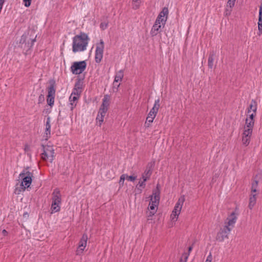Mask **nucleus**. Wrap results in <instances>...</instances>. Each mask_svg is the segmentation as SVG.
Masks as SVG:
<instances>
[{
    "label": "nucleus",
    "instance_id": "nucleus-30",
    "mask_svg": "<svg viewBox=\"0 0 262 262\" xmlns=\"http://www.w3.org/2000/svg\"><path fill=\"white\" fill-rule=\"evenodd\" d=\"M141 0H133L132 8L134 10L138 9L140 8Z\"/></svg>",
    "mask_w": 262,
    "mask_h": 262
},
{
    "label": "nucleus",
    "instance_id": "nucleus-13",
    "mask_svg": "<svg viewBox=\"0 0 262 262\" xmlns=\"http://www.w3.org/2000/svg\"><path fill=\"white\" fill-rule=\"evenodd\" d=\"M27 38V35L26 34H24L21 36L19 40V43L21 45H25L24 47V50L26 48V54H28V51L33 47L34 42L36 41V37L34 39H31V42L29 41L26 42V40ZM23 48V46L21 47Z\"/></svg>",
    "mask_w": 262,
    "mask_h": 262
},
{
    "label": "nucleus",
    "instance_id": "nucleus-14",
    "mask_svg": "<svg viewBox=\"0 0 262 262\" xmlns=\"http://www.w3.org/2000/svg\"><path fill=\"white\" fill-rule=\"evenodd\" d=\"M88 239V237L87 234H83L80 239L78 247L76 252L77 255H81L83 253V251L86 246Z\"/></svg>",
    "mask_w": 262,
    "mask_h": 262
},
{
    "label": "nucleus",
    "instance_id": "nucleus-49",
    "mask_svg": "<svg viewBox=\"0 0 262 262\" xmlns=\"http://www.w3.org/2000/svg\"><path fill=\"white\" fill-rule=\"evenodd\" d=\"M2 232L4 236H7L8 234V232L5 229L3 230Z\"/></svg>",
    "mask_w": 262,
    "mask_h": 262
},
{
    "label": "nucleus",
    "instance_id": "nucleus-2",
    "mask_svg": "<svg viewBox=\"0 0 262 262\" xmlns=\"http://www.w3.org/2000/svg\"><path fill=\"white\" fill-rule=\"evenodd\" d=\"M61 203V196L59 190L56 188L52 193V205L51 209L52 213H56L60 211Z\"/></svg>",
    "mask_w": 262,
    "mask_h": 262
},
{
    "label": "nucleus",
    "instance_id": "nucleus-5",
    "mask_svg": "<svg viewBox=\"0 0 262 262\" xmlns=\"http://www.w3.org/2000/svg\"><path fill=\"white\" fill-rule=\"evenodd\" d=\"M185 200V199L184 195H181L179 198L178 201L176 204L174 209L170 216L172 221H176L177 220L179 215L181 212Z\"/></svg>",
    "mask_w": 262,
    "mask_h": 262
},
{
    "label": "nucleus",
    "instance_id": "nucleus-43",
    "mask_svg": "<svg viewBox=\"0 0 262 262\" xmlns=\"http://www.w3.org/2000/svg\"><path fill=\"white\" fill-rule=\"evenodd\" d=\"M258 30L259 34L262 33V21H258Z\"/></svg>",
    "mask_w": 262,
    "mask_h": 262
},
{
    "label": "nucleus",
    "instance_id": "nucleus-33",
    "mask_svg": "<svg viewBox=\"0 0 262 262\" xmlns=\"http://www.w3.org/2000/svg\"><path fill=\"white\" fill-rule=\"evenodd\" d=\"M103 118L104 117L100 116V115H97L96 120L97 122L99 123V126H100L103 122Z\"/></svg>",
    "mask_w": 262,
    "mask_h": 262
},
{
    "label": "nucleus",
    "instance_id": "nucleus-46",
    "mask_svg": "<svg viewBox=\"0 0 262 262\" xmlns=\"http://www.w3.org/2000/svg\"><path fill=\"white\" fill-rule=\"evenodd\" d=\"M156 211H150L147 215L148 219H149L150 217H151L156 213Z\"/></svg>",
    "mask_w": 262,
    "mask_h": 262
},
{
    "label": "nucleus",
    "instance_id": "nucleus-34",
    "mask_svg": "<svg viewBox=\"0 0 262 262\" xmlns=\"http://www.w3.org/2000/svg\"><path fill=\"white\" fill-rule=\"evenodd\" d=\"M81 93V92L80 91H78V90H77L74 88L71 94H73V95L77 96L79 97Z\"/></svg>",
    "mask_w": 262,
    "mask_h": 262
},
{
    "label": "nucleus",
    "instance_id": "nucleus-25",
    "mask_svg": "<svg viewBox=\"0 0 262 262\" xmlns=\"http://www.w3.org/2000/svg\"><path fill=\"white\" fill-rule=\"evenodd\" d=\"M123 76L124 74L123 70H121L118 71L115 75L114 83L122 81Z\"/></svg>",
    "mask_w": 262,
    "mask_h": 262
},
{
    "label": "nucleus",
    "instance_id": "nucleus-6",
    "mask_svg": "<svg viewBox=\"0 0 262 262\" xmlns=\"http://www.w3.org/2000/svg\"><path fill=\"white\" fill-rule=\"evenodd\" d=\"M86 67L85 61H76L73 63L70 70L73 74L78 75L81 74L85 70Z\"/></svg>",
    "mask_w": 262,
    "mask_h": 262
},
{
    "label": "nucleus",
    "instance_id": "nucleus-51",
    "mask_svg": "<svg viewBox=\"0 0 262 262\" xmlns=\"http://www.w3.org/2000/svg\"><path fill=\"white\" fill-rule=\"evenodd\" d=\"M28 148H29V147H28V146H25V150H28Z\"/></svg>",
    "mask_w": 262,
    "mask_h": 262
},
{
    "label": "nucleus",
    "instance_id": "nucleus-38",
    "mask_svg": "<svg viewBox=\"0 0 262 262\" xmlns=\"http://www.w3.org/2000/svg\"><path fill=\"white\" fill-rule=\"evenodd\" d=\"M107 26H108L107 23L103 22V23H101L100 25V27L101 29L102 30H104L105 29H106L107 28Z\"/></svg>",
    "mask_w": 262,
    "mask_h": 262
},
{
    "label": "nucleus",
    "instance_id": "nucleus-37",
    "mask_svg": "<svg viewBox=\"0 0 262 262\" xmlns=\"http://www.w3.org/2000/svg\"><path fill=\"white\" fill-rule=\"evenodd\" d=\"M235 0H229L227 2V7H229L230 8H232L235 4Z\"/></svg>",
    "mask_w": 262,
    "mask_h": 262
},
{
    "label": "nucleus",
    "instance_id": "nucleus-48",
    "mask_svg": "<svg viewBox=\"0 0 262 262\" xmlns=\"http://www.w3.org/2000/svg\"><path fill=\"white\" fill-rule=\"evenodd\" d=\"M146 181H144V180L142 182H139L138 185L143 188H144L145 187V182Z\"/></svg>",
    "mask_w": 262,
    "mask_h": 262
},
{
    "label": "nucleus",
    "instance_id": "nucleus-3",
    "mask_svg": "<svg viewBox=\"0 0 262 262\" xmlns=\"http://www.w3.org/2000/svg\"><path fill=\"white\" fill-rule=\"evenodd\" d=\"M42 152L41 154V158L43 161H49L52 163L55 157V150L52 145H41Z\"/></svg>",
    "mask_w": 262,
    "mask_h": 262
},
{
    "label": "nucleus",
    "instance_id": "nucleus-18",
    "mask_svg": "<svg viewBox=\"0 0 262 262\" xmlns=\"http://www.w3.org/2000/svg\"><path fill=\"white\" fill-rule=\"evenodd\" d=\"M252 134V133H250L249 131H244L242 137V142L243 144L247 146L249 144Z\"/></svg>",
    "mask_w": 262,
    "mask_h": 262
},
{
    "label": "nucleus",
    "instance_id": "nucleus-15",
    "mask_svg": "<svg viewBox=\"0 0 262 262\" xmlns=\"http://www.w3.org/2000/svg\"><path fill=\"white\" fill-rule=\"evenodd\" d=\"M51 118L48 116L47 118L46 123L45 124V130L44 133L43 137L46 140H48L50 137L51 135Z\"/></svg>",
    "mask_w": 262,
    "mask_h": 262
},
{
    "label": "nucleus",
    "instance_id": "nucleus-4",
    "mask_svg": "<svg viewBox=\"0 0 262 262\" xmlns=\"http://www.w3.org/2000/svg\"><path fill=\"white\" fill-rule=\"evenodd\" d=\"M160 200V190L158 188V185L156 189L153 191L152 194L151 196L150 201L149 202L148 209L150 211H157V208L159 203Z\"/></svg>",
    "mask_w": 262,
    "mask_h": 262
},
{
    "label": "nucleus",
    "instance_id": "nucleus-29",
    "mask_svg": "<svg viewBox=\"0 0 262 262\" xmlns=\"http://www.w3.org/2000/svg\"><path fill=\"white\" fill-rule=\"evenodd\" d=\"M167 20L166 19L160 17L159 15L158 16L156 19V23L160 24V25H162L163 27H164L166 24Z\"/></svg>",
    "mask_w": 262,
    "mask_h": 262
},
{
    "label": "nucleus",
    "instance_id": "nucleus-28",
    "mask_svg": "<svg viewBox=\"0 0 262 262\" xmlns=\"http://www.w3.org/2000/svg\"><path fill=\"white\" fill-rule=\"evenodd\" d=\"M214 54L210 53L208 57V66L209 68H210V69H212V68H213V62H214Z\"/></svg>",
    "mask_w": 262,
    "mask_h": 262
},
{
    "label": "nucleus",
    "instance_id": "nucleus-39",
    "mask_svg": "<svg viewBox=\"0 0 262 262\" xmlns=\"http://www.w3.org/2000/svg\"><path fill=\"white\" fill-rule=\"evenodd\" d=\"M153 107L159 110L160 107V99H158L155 101V103Z\"/></svg>",
    "mask_w": 262,
    "mask_h": 262
},
{
    "label": "nucleus",
    "instance_id": "nucleus-45",
    "mask_svg": "<svg viewBox=\"0 0 262 262\" xmlns=\"http://www.w3.org/2000/svg\"><path fill=\"white\" fill-rule=\"evenodd\" d=\"M31 1L32 0H23L24 5L27 7H29L31 5Z\"/></svg>",
    "mask_w": 262,
    "mask_h": 262
},
{
    "label": "nucleus",
    "instance_id": "nucleus-19",
    "mask_svg": "<svg viewBox=\"0 0 262 262\" xmlns=\"http://www.w3.org/2000/svg\"><path fill=\"white\" fill-rule=\"evenodd\" d=\"M257 104L256 101L252 99L251 101V103L249 105V107L247 108V114H250L251 112L254 113H256L257 110Z\"/></svg>",
    "mask_w": 262,
    "mask_h": 262
},
{
    "label": "nucleus",
    "instance_id": "nucleus-32",
    "mask_svg": "<svg viewBox=\"0 0 262 262\" xmlns=\"http://www.w3.org/2000/svg\"><path fill=\"white\" fill-rule=\"evenodd\" d=\"M125 179H126V174H122L120 178V180H119V185L120 186L123 185Z\"/></svg>",
    "mask_w": 262,
    "mask_h": 262
},
{
    "label": "nucleus",
    "instance_id": "nucleus-9",
    "mask_svg": "<svg viewBox=\"0 0 262 262\" xmlns=\"http://www.w3.org/2000/svg\"><path fill=\"white\" fill-rule=\"evenodd\" d=\"M104 43L102 39L96 43V49L95 54V60L96 63H100L103 58Z\"/></svg>",
    "mask_w": 262,
    "mask_h": 262
},
{
    "label": "nucleus",
    "instance_id": "nucleus-22",
    "mask_svg": "<svg viewBox=\"0 0 262 262\" xmlns=\"http://www.w3.org/2000/svg\"><path fill=\"white\" fill-rule=\"evenodd\" d=\"M152 173V170L150 167H147L144 173L142 174V179L144 181H146L150 177Z\"/></svg>",
    "mask_w": 262,
    "mask_h": 262
},
{
    "label": "nucleus",
    "instance_id": "nucleus-52",
    "mask_svg": "<svg viewBox=\"0 0 262 262\" xmlns=\"http://www.w3.org/2000/svg\"><path fill=\"white\" fill-rule=\"evenodd\" d=\"M179 262H185V261H183V259H182V258H181Z\"/></svg>",
    "mask_w": 262,
    "mask_h": 262
},
{
    "label": "nucleus",
    "instance_id": "nucleus-50",
    "mask_svg": "<svg viewBox=\"0 0 262 262\" xmlns=\"http://www.w3.org/2000/svg\"><path fill=\"white\" fill-rule=\"evenodd\" d=\"M192 249V246H190L189 248H188V253H190L191 250Z\"/></svg>",
    "mask_w": 262,
    "mask_h": 262
},
{
    "label": "nucleus",
    "instance_id": "nucleus-7",
    "mask_svg": "<svg viewBox=\"0 0 262 262\" xmlns=\"http://www.w3.org/2000/svg\"><path fill=\"white\" fill-rule=\"evenodd\" d=\"M33 174L28 170V169L24 170L19 175V178L22 179L21 183L24 184L27 188L30 187L32 181Z\"/></svg>",
    "mask_w": 262,
    "mask_h": 262
},
{
    "label": "nucleus",
    "instance_id": "nucleus-1",
    "mask_svg": "<svg viewBox=\"0 0 262 262\" xmlns=\"http://www.w3.org/2000/svg\"><path fill=\"white\" fill-rule=\"evenodd\" d=\"M90 38L88 35L83 32L73 37L72 51L74 53L83 52L86 49Z\"/></svg>",
    "mask_w": 262,
    "mask_h": 262
},
{
    "label": "nucleus",
    "instance_id": "nucleus-36",
    "mask_svg": "<svg viewBox=\"0 0 262 262\" xmlns=\"http://www.w3.org/2000/svg\"><path fill=\"white\" fill-rule=\"evenodd\" d=\"M189 256V253H186V252L182 254V256L181 257V258H182V259H183V261L187 262Z\"/></svg>",
    "mask_w": 262,
    "mask_h": 262
},
{
    "label": "nucleus",
    "instance_id": "nucleus-31",
    "mask_svg": "<svg viewBox=\"0 0 262 262\" xmlns=\"http://www.w3.org/2000/svg\"><path fill=\"white\" fill-rule=\"evenodd\" d=\"M82 86H83L82 82L81 81H80V80H78V81H77L75 83V85H74V88L78 90V91H79L81 92H82Z\"/></svg>",
    "mask_w": 262,
    "mask_h": 262
},
{
    "label": "nucleus",
    "instance_id": "nucleus-23",
    "mask_svg": "<svg viewBox=\"0 0 262 262\" xmlns=\"http://www.w3.org/2000/svg\"><path fill=\"white\" fill-rule=\"evenodd\" d=\"M156 116H155L149 113H148L145 123V126L146 127H149L150 126Z\"/></svg>",
    "mask_w": 262,
    "mask_h": 262
},
{
    "label": "nucleus",
    "instance_id": "nucleus-12",
    "mask_svg": "<svg viewBox=\"0 0 262 262\" xmlns=\"http://www.w3.org/2000/svg\"><path fill=\"white\" fill-rule=\"evenodd\" d=\"M237 210V208H236L234 211H233L230 215L227 217V221L225 222V226H227L230 230H232V229L234 227V225L236 222L237 219L238 213L236 212V211Z\"/></svg>",
    "mask_w": 262,
    "mask_h": 262
},
{
    "label": "nucleus",
    "instance_id": "nucleus-17",
    "mask_svg": "<svg viewBox=\"0 0 262 262\" xmlns=\"http://www.w3.org/2000/svg\"><path fill=\"white\" fill-rule=\"evenodd\" d=\"M254 125V121L246 119L244 131H249L250 133H252Z\"/></svg>",
    "mask_w": 262,
    "mask_h": 262
},
{
    "label": "nucleus",
    "instance_id": "nucleus-44",
    "mask_svg": "<svg viewBox=\"0 0 262 262\" xmlns=\"http://www.w3.org/2000/svg\"><path fill=\"white\" fill-rule=\"evenodd\" d=\"M45 100L44 95L42 94H40L38 97V103H41Z\"/></svg>",
    "mask_w": 262,
    "mask_h": 262
},
{
    "label": "nucleus",
    "instance_id": "nucleus-10",
    "mask_svg": "<svg viewBox=\"0 0 262 262\" xmlns=\"http://www.w3.org/2000/svg\"><path fill=\"white\" fill-rule=\"evenodd\" d=\"M55 92L56 89L55 88L54 83L50 84V86L48 88L47 102V104L51 107H52L54 103Z\"/></svg>",
    "mask_w": 262,
    "mask_h": 262
},
{
    "label": "nucleus",
    "instance_id": "nucleus-16",
    "mask_svg": "<svg viewBox=\"0 0 262 262\" xmlns=\"http://www.w3.org/2000/svg\"><path fill=\"white\" fill-rule=\"evenodd\" d=\"M162 26H163L162 25H160V24L158 23H156V22H155L150 30V33L151 36L154 37L156 36L158 33H159L161 31V28Z\"/></svg>",
    "mask_w": 262,
    "mask_h": 262
},
{
    "label": "nucleus",
    "instance_id": "nucleus-40",
    "mask_svg": "<svg viewBox=\"0 0 262 262\" xmlns=\"http://www.w3.org/2000/svg\"><path fill=\"white\" fill-rule=\"evenodd\" d=\"M158 109H157L156 108H155L154 107H152V108L150 110V111H149V113L155 115V116H156L158 113Z\"/></svg>",
    "mask_w": 262,
    "mask_h": 262
},
{
    "label": "nucleus",
    "instance_id": "nucleus-26",
    "mask_svg": "<svg viewBox=\"0 0 262 262\" xmlns=\"http://www.w3.org/2000/svg\"><path fill=\"white\" fill-rule=\"evenodd\" d=\"M168 9L167 7H164L162 9V10L160 12L158 15H159L161 17H163L166 20L168 18Z\"/></svg>",
    "mask_w": 262,
    "mask_h": 262
},
{
    "label": "nucleus",
    "instance_id": "nucleus-41",
    "mask_svg": "<svg viewBox=\"0 0 262 262\" xmlns=\"http://www.w3.org/2000/svg\"><path fill=\"white\" fill-rule=\"evenodd\" d=\"M126 179H127L128 181L133 182L136 179V177L133 176H128L127 174H126Z\"/></svg>",
    "mask_w": 262,
    "mask_h": 262
},
{
    "label": "nucleus",
    "instance_id": "nucleus-8",
    "mask_svg": "<svg viewBox=\"0 0 262 262\" xmlns=\"http://www.w3.org/2000/svg\"><path fill=\"white\" fill-rule=\"evenodd\" d=\"M231 231V230L227 226H223L221 227L216 234V241L219 242H223L225 239H228Z\"/></svg>",
    "mask_w": 262,
    "mask_h": 262
},
{
    "label": "nucleus",
    "instance_id": "nucleus-47",
    "mask_svg": "<svg viewBox=\"0 0 262 262\" xmlns=\"http://www.w3.org/2000/svg\"><path fill=\"white\" fill-rule=\"evenodd\" d=\"M211 261H212V255H211V254L210 253L209 255L207 256L205 262H211Z\"/></svg>",
    "mask_w": 262,
    "mask_h": 262
},
{
    "label": "nucleus",
    "instance_id": "nucleus-20",
    "mask_svg": "<svg viewBox=\"0 0 262 262\" xmlns=\"http://www.w3.org/2000/svg\"><path fill=\"white\" fill-rule=\"evenodd\" d=\"M256 194L251 193L249 198V203L248 207L250 209H252L253 207L256 204Z\"/></svg>",
    "mask_w": 262,
    "mask_h": 262
},
{
    "label": "nucleus",
    "instance_id": "nucleus-42",
    "mask_svg": "<svg viewBox=\"0 0 262 262\" xmlns=\"http://www.w3.org/2000/svg\"><path fill=\"white\" fill-rule=\"evenodd\" d=\"M258 21H262V4L259 7Z\"/></svg>",
    "mask_w": 262,
    "mask_h": 262
},
{
    "label": "nucleus",
    "instance_id": "nucleus-11",
    "mask_svg": "<svg viewBox=\"0 0 262 262\" xmlns=\"http://www.w3.org/2000/svg\"><path fill=\"white\" fill-rule=\"evenodd\" d=\"M110 97L109 95H105L102 99V103L99 108L98 115L104 117L108 110L110 105Z\"/></svg>",
    "mask_w": 262,
    "mask_h": 262
},
{
    "label": "nucleus",
    "instance_id": "nucleus-21",
    "mask_svg": "<svg viewBox=\"0 0 262 262\" xmlns=\"http://www.w3.org/2000/svg\"><path fill=\"white\" fill-rule=\"evenodd\" d=\"M26 188V186H25L24 184H23V183L19 184H17L14 192L16 194H19L21 192L24 191Z\"/></svg>",
    "mask_w": 262,
    "mask_h": 262
},
{
    "label": "nucleus",
    "instance_id": "nucleus-27",
    "mask_svg": "<svg viewBox=\"0 0 262 262\" xmlns=\"http://www.w3.org/2000/svg\"><path fill=\"white\" fill-rule=\"evenodd\" d=\"M257 177V176H256L255 177V179L253 180V181L252 183V186H251V193H254L257 191V187L258 186V180H256V177Z\"/></svg>",
    "mask_w": 262,
    "mask_h": 262
},
{
    "label": "nucleus",
    "instance_id": "nucleus-24",
    "mask_svg": "<svg viewBox=\"0 0 262 262\" xmlns=\"http://www.w3.org/2000/svg\"><path fill=\"white\" fill-rule=\"evenodd\" d=\"M79 97L77 96L73 95L71 94L69 97V101H70V104L71 105V108L72 110L73 108L76 105V101Z\"/></svg>",
    "mask_w": 262,
    "mask_h": 262
},
{
    "label": "nucleus",
    "instance_id": "nucleus-35",
    "mask_svg": "<svg viewBox=\"0 0 262 262\" xmlns=\"http://www.w3.org/2000/svg\"><path fill=\"white\" fill-rule=\"evenodd\" d=\"M256 113L252 112V113H251H251L248 114V117H247L246 119H249V120H251L252 121H254V118L256 116Z\"/></svg>",
    "mask_w": 262,
    "mask_h": 262
}]
</instances>
